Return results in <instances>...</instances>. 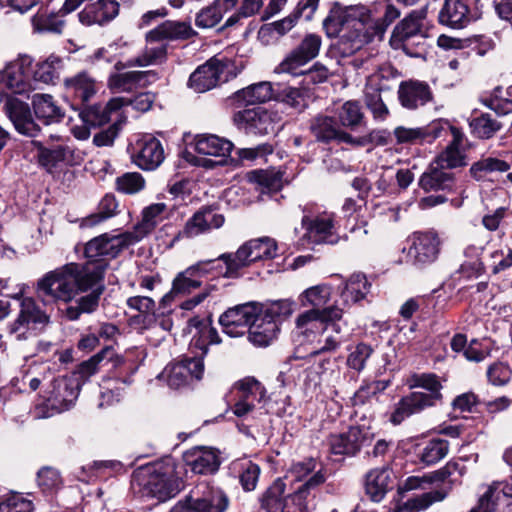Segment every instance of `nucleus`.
I'll use <instances>...</instances> for the list:
<instances>
[{
    "instance_id": "37",
    "label": "nucleus",
    "mask_w": 512,
    "mask_h": 512,
    "mask_svg": "<svg viewBox=\"0 0 512 512\" xmlns=\"http://www.w3.org/2000/svg\"><path fill=\"white\" fill-rule=\"evenodd\" d=\"M391 472L387 468H375L366 475V494L374 502H380L390 488Z\"/></svg>"
},
{
    "instance_id": "34",
    "label": "nucleus",
    "mask_w": 512,
    "mask_h": 512,
    "mask_svg": "<svg viewBox=\"0 0 512 512\" xmlns=\"http://www.w3.org/2000/svg\"><path fill=\"white\" fill-rule=\"evenodd\" d=\"M437 164H431L430 167L421 175L419 186L425 190H451L454 186V174L445 170Z\"/></svg>"
},
{
    "instance_id": "16",
    "label": "nucleus",
    "mask_w": 512,
    "mask_h": 512,
    "mask_svg": "<svg viewBox=\"0 0 512 512\" xmlns=\"http://www.w3.org/2000/svg\"><path fill=\"white\" fill-rule=\"evenodd\" d=\"M164 149L155 137L146 135L133 145L132 160L143 170H154L164 161Z\"/></svg>"
},
{
    "instance_id": "48",
    "label": "nucleus",
    "mask_w": 512,
    "mask_h": 512,
    "mask_svg": "<svg viewBox=\"0 0 512 512\" xmlns=\"http://www.w3.org/2000/svg\"><path fill=\"white\" fill-rule=\"evenodd\" d=\"M235 388L238 390V397L248 402L254 403H265L266 402V390L262 384L254 378H245L235 384Z\"/></svg>"
},
{
    "instance_id": "49",
    "label": "nucleus",
    "mask_w": 512,
    "mask_h": 512,
    "mask_svg": "<svg viewBox=\"0 0 512 512\" xmlns=\"http://www.w3.org/2000/svg\"><path fill=\"white\" fill-rule=\"evenodd\" d=\"M369 288L370 284L363 274L352 275L341 292L344 303H347L349 300L352 302L362 300L368 293Z\"/></svg>"
},
{
    "instance_id": "3",
    "label": "nucleus",
    "mask_w": 512,
    "mask_h": 512,
    "mask_svg": "<svg viewBox=\"0 0 512 512\" xmlns=\"http://www.w3.org/2000/svg\"><path fill=\"white\" fill-rule=\"evenodd\" d=\"M458 470V463L448 462L438 470L426 473L422 476L408 477L402 486L404 491L417 489L425 490L428 488L434 489L408 499L404 503V509L409 512H420L426 510L435 503L444 501L454 485L452 476Z\"/></svg>"
},
{
    "instance_id": "47",
    "label": "nucleus",
    "mask_w": 512,
    "mask_h": 512,
    "mask_svg": "<svg viewBox=\"0 0 512 512\" xmlns=\"http://www.w3.org/2000/svg\"><path fill=\"white\" fill-rule=\"evenodd\" d=\"M509 169L510 164L508 162L494 157H486L473 163L469 171L474 179L480 181L494 172L503 173Z\"/></svg>"
},
{
    "instance_id": "24",
    "label": "nucleus",
    "mask_w": 512,
    "mask_h": 512,
    "mask_svg": "<svg viewBox=\"0 0 512 512\" xmlns=\"http://www.w3.org/2000/svg\"><path fill=\"white\" fill-rule=\"evenodd\" d=\"M118 13L119 3L116 0H98L80 11L78 19L85 26L104 25L113 20Z\"/></svg>"
},
{
    "instance_id": "41",
    "label": "nucleus",
    "mask_w": 512,
    "mask_h": 512,
    "mask_svg": "<svg viewBox=\"0 0 512 512\" xmlns=\"http://www.w3.org/2000/svg\"><path fill=\"white\" fill-rule=\"evenodd\" d=\"M92 292L80 297L75 306H69L65 310L66 317L71 320H77L82 313H92L94 312L98 305L100 296L104 291V285L102 284V280L98 282L92 288Z\"/></svg>"
},
{
    "instance_id": "58",
    "label": "nucleus",
    "mask_w": 512,
    "mask_h": 512,
    "mask_svg": "<svg viewBox=\"0 0 512 512\" xmlns=\"http://www.w3.org/2000/svg\"><path fill=\"white\" fill-rule=\"evenodd\" d=\"M276 99L297 112H301L307 106L305 91L300 88H284Z\"/></svg>"
},
{
    "instance_id": "43",
    "label": "nucleus",
    "mask_w": 512,
    "mask_h": 512,
    "mask_svg": "<svg viewBox=\"0 0 512 512\" xmlns=\"http://www.w3.org/2000/svg\"><path fill=\"white\" fill-rule=\"evenodd\" d=\"M297 21V16L292 12L281 20L263 25L258 32V37L265 44H270L292 30Z\"/></svg>"
},
{
    "instance_id": "9",
    "label": "nucleus",
    "mask_w": 512,
    "mask_h": 512,
    "mask_svg": "<svg viewBox=\"0 0 512 512\" xmlns=\"http://www.w3.org/2000/svg\"><path fill=\"white\" fill-rule=\"evenodd\" d=\"M19 311L15 320L9 325L8 331L18 341L29 339L34 334V326L46 325L49 316L43 312L31 297H16Z\"/></svg>"
},
{
    "instance_id": "59",
    "label": "nucleus",
    "mask_w": 512,
    "mask_h": 512,
    "mask_svg": "<svg viewBox=\"0 0 512 512\" xmlns=\"http://www.w3.org/2000/svg\"><path fill=\"white\" fill-rule=\"evenodd\" d=\"M473 132L480 138L488 139L500 130L501 124L490 114H483L471 123Z\"/></svg>"
},
{
    "instance_id": "14",
    "label": "nucleus",
    "mask_w": 512,
    "mask_h": 512,
    "mask_svg": "<svg viewBox=\"0 0 512 512\" xmlns=\"http://www.w3.org/2000/svg\"><path fill=\"white\" fill-rule=\"evenodd\" d=\"M372 440L369 428L352 426L347 431L331 434L327 443L329 450L335 455H355L363 446Z\"/></svg>"
},
{
    "instance_id": "55",
    "label": "nucleus",
    "mask_w": 512,
    "mask_h": 512,
    "mask_svg": "<svg viewBox=\"0 0 512 512\" xmlns=\"http://www.w3.org/2000/svg\"><path fill=\"white\" fill-rule=\"evenodd\" d=\"M339 127L337 120L323 115L316 117L311 125L316 138L326 142L334 140Z\"/></svg>"
},
{
    "instance_id": "32",
    "label": "nucleus",
    "mask_w": 512,
    "mask_h": 512,
    "mask_svg": "<svg viewBox=\"0 0 512 512\" xmlns=\"http://www.w3.org/2000/svg\"><path fill=\"white\" fill-rule=\"evenodd\" d=\"M63 86L66 93L83 103L88 102L98 91L96 79L86 71L65 78Z\"/></svg>"
},
{
    "instance_id": "30",
    "label": "nucleus",
    "mask_w": 512,
    "mask_h": 512,
    "mask_svg": "<svg viewBox=\"0 0 512 512\" xmlns=\"http://www.w3.org/2000/svg\"><path fill=\"white\" fill-rule=\"evenodd\" d=\"M398 99L406 109H416L432 99L429 86L419 81L401 82L398 88Z\"/></svg>"
},
{
    "instance_id": "53",
    "label": "nucleus",
    "mask_w": 512,
    "mask_h": 512,
    "mask_svg": "<svg viewBox=\"0 0 512 512\" xmlns=\"http://www.w3.org/2000/svg\"><path fill=\"white\" fill-rule=\"evenodd\" d=\"M449 443L443 439H433L427 443L420 454V460L426 465H434L446 457Z\"/></svg>"
},
{
    "instance_id": "13",
    "label": "nucleus",
    "mask_w": 512,
    "mask_h": 512,
    "mask_svg": "<svg viewBox=\"0 0 512 512\" xmlns=\"http://www.w3.org/2000/svg\"><path fill=\"white\" fill-rule=\"evenodd\" d=\"M136 243L129 231L121 234H102L90 240L85 246V255L90 261L87 263L101 262L97 260L98 257L108 256L116 257L121 250Z\"/></svg>"
},
{
    "instance_id": "5",
    "label": "nucleus",
    "mask_w": 512,
    "mask_h": 512,
    "mask_svg": "<svg viewBox=\"0 0 512 512\" xmlns=\"http://www.w3.org/2000/svg\"><path fill=\"white\" fill-rule=\"evenodd\" d=\"M410 387H420L428 390L429 393L412 392L402 397L395 405L394 411L390 416V421L394 425H399L411 415L434 406L436 401L441 399L440 390L442 385L435 374L423 373L413 375L410 380Z\"/></svg>"
},
{
    "instance_id": "36",
    "label": "nucleus",
    "mask_w": 512,
    "mask_h": 512,
    "mask_svg": "<svg viewBox=\"0 0 512 512\" xmlns=\"http://www.w3.org/2000/svg\"><path fill=\"white\" fill-rule=\"evenodd\" d=\"M469 10L462 0H445L439 12V22L452 28H462L469 22Z\"/></svg>"
},
{
    "instance_id": "62",
    "label": "nucleus",
    "mask_w": 512,
    "mask_h": 512,
    "mask_svg": "<svg viewBox=\"0 0 512 512\" xmlns=\"http://www.w3.org/2000/svg\"><path fill=\"white\" fill-rule=\"evenodd\" d=\"M490 107L499 114L512 112V85L506 89L498 87L490 99Z\"/></svg>"
},
{
    "instance_id": "17",
    "label": "nucleus",
    "mask_w": 512,
    "mask_h": 512,
    "mask_svg": "<svg viewBox=\"0 0 512 512\" xmlns=\"http://www.w3.org/2000/svg\"><path fill=\"white\" fill-rule=\"evenodd\" d=\"M204 373V364L201 358H189L165 367L159 378L164 380L171 388L185 385L189 377L201 379Z\"/></svg>"
},
{
    "instance_id": "52",
    "label": "nucleus",
    "mask_w": 512,
    "mask_h": 512,
    "mask_svg": "<svg viewBox=\"0 0 512 512\" xmlns=\"http://www.w3.org/2000/svg\"><path fill=\"white\" fill-rule=\"evenodd\" d=\"M296 302L291 299H280L268 303L266 306L261 305V312L266 317L279 321L289 318L296 310Z\"/></svg>"
},
{
    "instance_id": "2",
    "label": "nucleus",
    "mask_w": 512,
    "mask_h": 512,
    "mask_svg": "<svg viewBox=\"0 0 512 512\" xmlns=\"http://www.w3.org/2000/svg\"><path fill=\"white\" fill-rule=\"evenodd\" d=\"M331 21L341 26L338 46L345 55L355 53L375 37L381 39L385 31V26L380 20L376 19L371 10L363 5L336 9L332 17L324 21V25Z\"/></svg>"
},
{
    "instance_id": "25",
    "label": "nucleus",
    "mask_w": 512,
    "mask_h": 512,
    "mask_svg": "<svg viewBox=\"0 0 512 512\" xmlns=\"http://www.w3.org/2000/svg\"><path fill=\"white\" fill-rule=\"evenodd\" d=\"M325 479L326 476L321 471L311 475L295 492L284 497L279 512H306L310 490L324 483Z\"/></svg>"
},
{
    "instance_id": "4",
    "label": "nucleus",
    "mask_w": 512,
    "mask_h": 512,
    "mask_svg": "<svg viewBox=\"0 0 512 512\" xmlns=\"http://www.w3.org/2000/svg\"><path fill=\"white\" fill-rule=\"evenodd\" d=\"M133 480L146 494L159 501L175 496L181 484L180 475L172 459L138 468L133 474Z\"/></svg>"
},
{
    "instance_id": "23",
    "label": "nucleus",
    "mask_w": 512,
    "mask_h": 512,
    "mask_svg": "<svg viewBox=\"0 0 512 512\" xmlns=\"http://www.w3.org/2000/svg\"><path fill=\"white\" fill-rule=\"evenodd\" d=\"M426 13L424 10L413 11L398 23L390 38L391 46H407L409 38H417L422 41L423 38V19Z\"/></svg>"
},
{
    "instance_id": "18",
    "label": "nucleus",
    "mask_w": 512,
    "mask_h": 512,
    "mask_svg": "<svg viewBox=\"0 0 512 512\" xmlns=\"http://www.w3.org/2000/svg\"><path fill=\"white\" fill-rule=\"evenodd\" d=\"M440 239L433 231L417 233L413 237L409 256L416 266H425L433 263L440 251Z\"/></svg>"
},
{
    "instance_id": "64",
    "label": "nucleus",
    "mask_w": 512,
    "mask_h": 512,
    "mask_svg": "<svg viewBox=\"0 0 512 512\" xmlns=\"http://www.w3.org/2000/svg\"><path fill=\"white\" fill-rule=\"evenodd\" d=\"M39 487L44 492H53L59 489L62 485V478L58 470L52 467L42 468L37 475Z\"/></svg>"
},
{
    "instance_id": "56",
    "label": "nucleus",
    "mask_w": 512,
    "mask_h": 512,
    "mask_svg": "<svg viewBox=\"0 0 512 512\" xmlns=\"http://www.w3.org/2000/svg\"><path fill=\"white\" fill-rule=\"evenodd\" d=\"M33 28L37 32L62 33L65 21L56 14L38 13L32 18Z\"/></svg>"
},
{
    "instance_id": "28",
    "label": "nucleus",
    "mask_w": 512,
    "mask_h": 512,
    "mask_svg": "<svg viewBox=\"0 0 512 512\" xmlns=\"http://www.w3.org/2000/svg\"><path fill=\"white\" fill-rule=\"evenodd\" d=\"M5 109L9 119L19 133L30 137L37 135L39 128L33 121L29 106L26 103L18 99H9Z\"/></svg>"
},
{
    "instance_id": "61",
    "label": "nucleus",
    "mask_w": 512,
    "mask_h": 512,
    "mask_svg": "<svg viewBox=\"0 0 512 512\" xmlns=\"http://www.w3.org/2000/svg\"><path fill=\"white\" fill-rule=\"evenodd\" d=\"M145 186V180L138 172H127L116 178V188L125 194H135Z\"/></svg>"
},
{
    "instance_id": "15",
    "label": "nucleus",
    "mask_w": 512,
    "mask_h": 512,
    "mask_svg": "<svg viewBox=\"0 0 512 512\" xmlns=\"http://www.w3.org/2000/svg\"><path fill=\"white\" fill-rule=\"evenodd\" d=\"M195 150L197 153L205 156H213L220 158L215 161L212 159L202 158L198 160V164L205 168H213L215 165L223 164L233 148V144L214 134H200L194 139Z\"/></svg>"
},
{
    "instance_id": "57",
    "label": "nucleus",
    "mask_w": 512,
    "mask_h": 512,
    "mask_svg": "<svg viewBox=\"0 0 512 512\" xmlns=\"http://www.w3.org/2000/svg\"><path fill=\"white\" fill-rule=\"evenodd\" d=\"M115 353L111 347H106L102 349L99 353L92 356L87 361L82 362L78 367V374L81 378L87 379L94 375L98 369L99 365L104 361H111L114 357Z\"/></svg>"
},
{
    "instance_id": "26",
    "label": "nucleus",
    "mask_w": 512,
    "mask_h": 512,
    "mask_svg": "<svg viewBox=\"0 0 512 512\" xmlns=\"http://www.w3.org/2000/svg\"><path fill=\"white\" fill-rule=\"evenodd\" d=\"M50 387L47 402L57 412L69 409L78 397V388L66 378L55 379Z\"/></svg>"
},
{
    "instance_id": "50",
    "label": "nucleus",
    "mask_w": 512,
    "mask_h": 512,
    "mask_svg": "<svg viewBox=\"0 0 512 512\" xmlns=\"http://www.w3.org/2000/svg\"><path fill=\"white\" fill-rule=\"evenodd\" d=\"M302 223L307 229L306 236L314 243L325 242L332 235L333 224L329 218H316L310 222L303 218Z\"/></svg>"
},
{
    "instance_id": "12",
    "label": "nucleus",
    "mask_w": 512,
    "mask_h": 512,
    "mask_svg": "<svg viewBox=\"0 0 512 512\" xmlns=\"http://www.w3.org/2000/svg\"><path fill=\"white\" fill-rule=\"evenodd\" d=\"M260 311V304L248 302L226 310L219 318L225 334L230 337L243 336Z\"/></svg>"
},
{
    "instance_id": "10",
    "label": "nucleus",
    "mask_w": 512,
    "mask_h": 512,
    "mask_svg": "<svg viewBox=\"0 0 512 512\" xmlns=\"http://www.w3.org/2000/svg\"><path fill=\"white\" fill-rule=\"evenodd\" d=\"M227 506L228 499L221 490L202 483L186 502H178L170 512H224Z\"/></svg>"
},
{
    "instance_id": "20",
    "label": "nucleus",
    "mask_w": 512,
    "mask_h": 512,
    "mask_svg": "<svg viewBox=\"0 0 512 512\" xmlns=\"http://www.w3.org/2000/svg\"><path fill=\"white\" fill-rule=\"evenodd\" d=\"M452 140L447 147L437 156L435 164L446 169H454L467 164L464 145L466 138L464 133L455 126H449Z\"/></svg>"
},
{
    "instance_id": "29",
    "label": "nucleus",
    "mask_w": 512,
    "mask_h": 512,
    "mask_svg": "<svg viewBox=\"0 0 512 512\" xmlns=\"http://www.w3.org/2000/svg\"><path fill=\"white\" fill-rule=\"evenodd\" d=\"M278 332L277 321L266 317L260 310L248 329V340L254 346L266 347L272 343Z\"/></svg>"
},
{
    "instance_id": "27",
    "label": "nucleus",
    "mask_w": 512,
    "mask_h": 512,
    "mask_svg": "<svg viewBox=\"0 0 512 512\" xmlns=\"http://www.w3.org/2000/svg\"><path fill=\"white\" fill-rule=\"evenodd\" d=\"M234 120L245 130L255 134H269L275 130L270 113L262 108L239 111Z\"/></svg>"
},
{
    "instance_id": "8",
    "label": "nucleus",
    "mask_w": 512,
    "mask_h": 512,
    "mask_svg": "<svg viewBox=\"0 0 512 512\" xmlns=\"http://www.w3.org/2000/svg\"><path fill=\"white\" fill-rule=\"evenodd\" d=\"M236 75L235 66L231 61L212 58L191 74L189 85L196 92L203 93Z\"/></svg>"
},
{
    "instance_id": "33",
    "label": "nucleus",
    "mask_w": 512,
    "mask_h": 512,
    "mask_svg": "<svg viewBox=\"0 0 512 512\" xmlns=\"http://www.w3.org/2000/svg\"><path fill=\"white\" fill-rule=\"evenodd\" d=\"M194 35L195 32L189 23L167 20L149 31L146 39L152 43L164 40L187 39Z\"/></svg>"
},
{
    "instance_id": "1",
    "label": "nucleus",
    "mask_w": 512,
    "mask_h": 512,
    "mask_svg": "<svg viewBox=\"0 0 512 512\" xmlns=\"http://www.w3.org/2000/svg\"><path fill=\"white\" fill-rule=\"evenodd\" d=\"M105 265L101 262L68 263L46 273L37 282L36 291L43 300L68 303L79 292H85L103 280Z\"/></svg>"
},
{
    "instance_id": "45",
    "label": "nucleus",
    "mask_w": 512,
    "mask_h": 512,
    "mask_svg": "<svg viewBox=\"0 0 512 512\" xmlns=\"http://www.w3.org/2000/svg\"><path fill=\"white\" fill-rule=\"evenodd\" d=\"M63 67V59L52 54L46 60L36 64L33 70V79L45 84L54 83L59 78Z\"/></svg>"
},
{
    "instance_id": "39",
    "label": "nucleus",
    "mask_w": 512,
    "mask_h": 512,
    "mask_svg": "<svg viewBox=\"0 0 512 512\" xmlns=\"http://www.w3.org/2000/svg\"><path fill=\"white\" fill-rule=\"evenodd\" d=\"M189 325L195 330L190 345L193 348L199 349L201 355L207 354L209 345L221 342L218 332L210 325L196 319L190 320Z\"/></svg>"
},
{
    "instance_id": "40",
    "label": "nucleus",
    "mask_w": 512,
    "mask_h": 512,
    "mask_svg": "<svg viewBox=\"0 0 512 512\" xmlns=\"http://www.w3.org/2000/svg\"><path fill=\"white\" fill-rule=\"evenodd\" d=\"M34 112L39 119H43L46 124L58 122L64 117V112L57 105L54 98L49 94H35L32 100Z\"/></svg>"
},
{
    "instance_id": "63",
    "label": "nucleus",
    "mask_w": 512,
    "mask_h": 512,
    "mask_svg": "<svg viewBox=\"0 0 512 512\" xmlns=\"http://www.w3.org/2000/svg\"><path fill=\"white\" fill-rule=\"evenodd\" d=\"M373 353V348L366 343H359L353 350L350 351L347 357V365L349 368L356 371H362L365 367L366 361Z\"/></svg>"
},
{
    "instance_id": "22",
    "label": "nucleus",
    "mask_w": 512,
    "mask_h": 512,
    "mask_svg": "<svg viewBox=\"0 0 512 512\" xmlns=\"http://www.w3.org/2000/svg\"><path fill=\"white\" fill-rule=\"evenodd\" d=\"M171 214V209L163 202L153 203L145 207L141 213V221L129 231L135 242L150 234L157 225Z\"/></svg>"
},
{
    "instance_id": "54",
    "label": "nucleus",
    "mask_w": 512,
    "mask_h": 512,
    "mask_svg": "<svg viewBox=\"0 0 512 512\" xmlns=\"http://www.w3.org/2000/svg\"><path fill=\"white\" fill-rule=\"evenodd\" d=\"M167 48L164 44L147 46L144 52L129 61L130 66L145 67L162 63L166 59Z\"/></svg>"
},
{
    "instance_id": "51",
    "label": "nucleus",
    "mask_w": 512,
    "mask_h": 512,
    "mask_svg": "<svg viewBox=\"0 0 512 512\" xmlns=\"http://www.w3.org/2000/svg\"><path fill=\"white\" fill-rule=\"evenodd\" d=\"M286 484L282 479L275 480L261 497V506L267 512H279L284 500Z\"/></svg>"
},
{
    "instance_id": "19",
    "label": "nucleus",
    "mask_w": 512,
    "mask_h": 512,
    "mask_svg": "<svg viewBox=\"0 0 512 512\" xmlns=\"http://www.w3.org/2000/svg\"><path fill=\"white\" fill-rule=\"evenodd\" d=\"M31 61L27 58L9 63L0 71V88L21 94L29 88L28 70Z\"/></svg>"
},
{
    "instance_id": "42",
    "label": "nucleus",
    "mask_w": 512,
    "mask_h": 512,
    "mask_svg": "<svg viewBox=\"0 0 512 512\" xmlns=\"http://www.w3.org/2000/svg\"><path fill=\"white\" fill-rule=\"evenodd\" d=\"M337 123L340 127L355 130L364 122V113L357 101L344 102L335 112Z\"/></svg>"
},
{
    "instance_id": "38",
    "label": "nucleus",
    "mask_w": 512,
    "mask_h": 512,
    "mask_svg": "<svg viewBox=\"0 0 512 512\" xmlns=\"http://www.w3.org/2000/svg\"><path fill=\"white\" fill-rule=\"evenodd\" d=\"M201 286V281L193 274V270L186 268L179 272L172 282L171 290L161 300L163 304L173 301L178 296H184Z\"/></svg>"
},
{
    "instance_id": "35",
    "label": "nucleus",
    "mask_w": 512,
    "mask_h": 512,
    "mask_svg": "<svg viewBox=\"0 0 512 512\" xmlns=\"http://www.w3.org/2000/svg\"><path fill=\"white\" fill-rule=\"evenodd\" d=\"M125 103V98L116 97L106 105L95 104L87 107L81 112V117L88 125L101 126L109 122L111 113L124 107Z\"/></svg>"
},
{
    "instance_id": "44",
    "label": "nucleus",
    "mask_w": 512,
    "mask_h": 512,
    "mask_svg": "<svg viewBox=\"0 0 512 512\" xmlns=\"http://www.w3.org/2000/svg\"><path fill=\"white\" fill-rule=\"evenodd\" d=\"M273 97L272 83L268 81L252 84L236 93V98L247 105L265 103Z\"/></svg>"
},
{
    "instance_id": "7",
    "label": "nucleus",
    "mask_w": 512,
    "mask_h": 512,
    "mask_svg": "<svg viewBox=\"0 0 512 512\" xmlns=\"http://www.w3.org/2000/svg\"><path fill=\"white\" fill-rule=\"evenodd\" d=\"M344 309L336 302L323 309H309L300 313L295 319V326L299 334L314 343L318 335L329 328L340 334L341 328L336 323L343 317Z\"/></svg>"
},
{
    "instance_id": "11",
    "label": "nucleus",
    "mask_w": 512,
    "mask_h": 512,
    "mask_svg": "<svg viewBox=\"0 0 512 512\" xmlns=\"http://www.w3.org/2000/svg\"><path fill=\"white\" fill-rule=\"evenodd\" d=\"M322 39L314 33L306 34L282 60L278 70L292 75L302 74L300 68L315 59L320 52Z\"/></svg>"
},
{
    "instance_id": "46",
    "label": "nucleus",
    "mask_w": 512,
    "mask_h": 512,
    "mask_svg": "<svg viewBox=\"0 0 512 512\" xmlns=\"http://www.w3.org/2000/svg\"><path fill=\"white\" fill-rule=\"evenodd\" d=\"M332 288L326 284H319L304 290L299 300L303 307L311 306V309H323L331 299Z\"/></svg>"
},
{
    "instance_id": "6",
    "label": "nucleus",
    "mask_w": 512,
    "mask_h": 512,
    "mask_svg": "<svg viewBox=\"0 0 512 512\" xmlns=\"http://www.w3.org/2000/svg\"><path fill=\"white\" fill-rule=\"evenodd\" d=\"M278 246L274 239L263 237L244 243L233 253H224L218 260L226 265L225 277H236L241 268L248 267L258 260L273 259L277 256Z\"/></svg>"
},
{
    "instance_id": "31",
    "label": "nucleus",
    "mask_w": 512,
    "mask_h": 512,
    "mask_svg": "<svg viewBox=\"0 0 512 512\" xmlns=\"http://www.w3.org/2000/svg\"><path fill=\"white\" fill-rule=\"evenodd\" d=\"M238 0H213L195 14V26L199 29L216 27L223 19L224 14L231 11Z\"/></svg>"
},
{
    "instance_id": "60",
    "label": "nucleus",
    "mask_w": 512,
    "mask_h": 512,
    "mask_svg": "<svg viewBox=\"0 0 512 512\" xmlns=\"http://www.w3.org/2000/svg\"><path fill=\"white\" fill-rule=\"evenodd\" d=\"M208 229L205 226V220L200 216V214L195 212L192 217H190L182 230H180L174 237L172 244L180 239L184 238H194L201 234L207 233Z\"/></svg>"
},
{
    "instance_id": "21",
    "label": "nucleus",
    "mask_w": 512,
    "mask_h": 512,
    "mask_svg": "<svg viewBox=\"0 0 512 512\" xmlns=\"http://www.w3.org/2000/svg\"><path fill=\"white\" fill-rule=\"evenodd\" d=\"M183 460L194 473L209 474L218 470L220 465L217 451L211 447L197 446L183 454Z\"/></svg>"
}]
</instances>
